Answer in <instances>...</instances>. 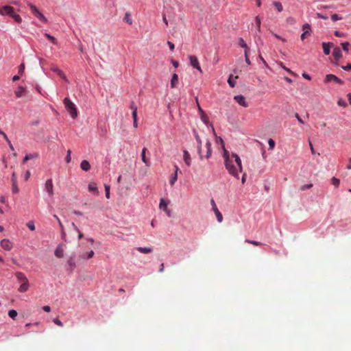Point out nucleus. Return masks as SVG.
<instances>
[{"instance_id":"nucleus-1","label":"nucleus","mask_w":351,"mask_h":351,"mask_svg":"<svg viewBox=\"0 0 351 351\" xmlns=\"http://www.w3.org/2000/svg\"><path fill=\"white\" fill-rule=\"evenodd\" d=\"M232 158L233 159L225 160V167L230 175L238 179V173L242 172L241 160L235 153H232Z\"/></svg>"},{"instance_id":"nucleus-2","label":"nucleus","mask_w":351,"mask_h":351,"mask_svg":"<svg viewBox=\"0 0 351 351\" xmlns=\"http://www.w3.org/2000/svg\"><path fill=\"white\" fill-rule=\"evenodd\" d=\"M15 277L19 282H21V285L19 289H18V291L20 293H24L27 291L29 288V282L27 280V277L23 272L18 271L15 273Z\"/></svg>"},{"instance_id":"nucleus-3","label":"nucleus","mask_w":351,"mask_h":351,"mask_svg":"<svg viewBox=\"0 0 351 351\" xmlns=\"http://www.w3.org/2000/svg\"><path fill=\"white\" fill-rule=\"evenodd\" d=\"M64 104L65 109H66L69 114H70L71 119H76L77 117V110L74 103L66 97L64 99Z\"/></svg>"},{"instance_id":"nucleus-4","label":"nucleus","mask_w":351,"mask_h":351,"mask_svg":"<svg viewBox=\"0 0 351 351\" xmlns=\"http://www.w3.org/2000/svg\"><path fill=\"white\" fill-rule=\"evenodd\" d=\"M325 83H328L330 82H334L338 84H343V81L338 78L337 76L332 74H328L326 76L325 80H324Z\"/></svg>"},{"instance_id":"nucleus-5","label":"nucleus","mask_w":351,"mask_h":351,"mask_svg":"<svg viewBox=\"0 0 351 351\" xmlns=\"http://www.w3.org/2000/svg\"><path fill=\"white\" fill-rule=\"evenodd\" d=\"M210 146H212V144L210 143L209 140H207L206 143V150H203V158L208 159L210 156H212V149Z\"/></svg>"},{"instance_id":"nucleus-6","label":"nucleus","mask_w":351,"mask_h":351,"mask_svg":"<svg viewBox=\"0 0 351 351\" xmlns=\"http://www.w3.org/2000/svg\"><path fill=\"white\" fill-rule=\"evenodd\" d=\"M14 8L10 5H4L1 7L0 14L1 15H12L14 14Z\"/></svg>"},{"instance_id":"nucleus-7","label":"nucleus","mask_w":351,"mask_h":351,"mask_svg":"<svg viewBox=\"0 0 351 351\" xmlns=\"http://www.w3.org/2000/svg\"><path fill=\"white\" fill-rule=\"evenodd\" d=\"M195 139L197 141V154H199L200 160L203 159V149L202 148V141L199 138V136L197 135V133H195L194 134Z\"/></svg>"},{"instance_id":"nucleus-8","label":"nucleus","mask_w":351,"mask_h":351,"mask_svg":"<svg viewBox=\"0 0 351 351\" xmlns=\"http://www.w3.org/2000/svg\"><path fill=\"white\" fill-rule=\"evenodd\" d=\"M189 60L191 66L197 69V71L202 72L199 63L198 62L197 57L191 55L189 56Z\"/></svg>"},{"instance_id":"nucleus-9","label":"nucleus","mask_w":351,"mask_h":351,"mask_svg":"<svg viewBox=\"0 0 351 351\" xmlns=\"http://www.w3.org/2000/svg\"><path fill=\"white\" fill-rule=\"evenodd\" d=\"M219 142L221 143V147L223 149V158H224V160H228L230 159H234V158H232V154L230 155L228 151H227L225 148V145L223 144V141L222 138H219Z\"/></svg>"},{"instance_id":"nucleus-10","label":"nucleus","mask_w":351,"mask_h":351,"mask_svg":"<svg viewBox=\"0 0 351 351\" xmlns=\"http://www.w3.org/2000/svg\"><path fill=\"white\" fill-rule=\"evenodd\" d=\"M63 252H64V245L60 243L56 248L55 256L59 258H61L63 256Z\"/></svg>"},{"instance_id":"nucleus-11","label":"nucleus","mask_w":351,"mask_h":351,"mask_svg":"<svg viewBox=\"0 0 351 351\" xmlns=\"http://www.w3.org/2000/svg\"><path fill=\"white\" fill-rule=\"evenodd\" d=\"M45 186L47 193H48L49 195L51 197L53 194L52 180H47Z\"/></svg>"},{"instance_id":"nucleus-12","label":"nucleus","mask_w":351,"mask_h":351,"mask_svg":"<svg viewBox=\"0 0 351 351\" xmlns=\"http://www.w3.org/2000/svg\"><path fill=\"white\" fill-rule=\"evenodd\" d=\"M303 34H301V40H304L308 36H310L311 27L310 25L306 23L303 25Z\"/></svg>"},{"instance_id":"nucleus-13","label":"nucleus","mask_w":351,"mask_h":351,"mask_svg":"<svg viewBox=\"0 0 351 351\" xmlns=\"http://www.w3.org/2000/svg\"><path fill=\"white\" fill-rule=\"evenodd\" d=\"M1 247L3 250L9 251L12 249V245L11 241H10L7 239H2L1 241Z\"/></svg>"},{"instance_id":"nucleus-14","label":"nucleus","mask_w":351,"mask_h":351,"mask_svg":"<svg viewBox=\"0 0 351 351\" xmlns=\"http://www.w3.org/2000/svg\"><path fill=\"white\" fill-rule=\"evenodd\" d=\"M234 101H236L240 106L243 107H247V103L245 100V97L241 95L234 96Z\"/></svg>"},{"instance_id":"nucleus-15","label":"nucleus","mask_w":351,"mask_h":351,"mask_svg":"<svg viewBox=\"0 0 351 351\" xmlns=\"http://www.w3.org/2000/svg\"><path fill=\"white\" fill-rule=\"evenodd\" d=\"M51 70L53 72L56 73V75L64 79V80L68 82L67 77L65 76L64 73L58 66H53Z\"/></svg>"},{"instance_id":"nucleus-16","label":"nucleus","mask_w":351,"mask_h":351,"mask_svg":"<svg viewBox=\"0 0 351 351\" xmlns=\"http://www.w3.org/2000/svg\"><path fill=\"white\" fill-rule=\"evenodd\" d=\"M184 163L186 164V165L188 167H190L191 165V155L188 152L187 150H184Z\"/></svg>"},{"instance_id":"nucleus-17","label":"nucleus","mask_w":351,"mask_h":351,"mask_svg":"<svg viewBox=\"0 0 351 351\" xmlns=\"http://www.w3.org/2000/svg\"><path fill=\"white\" fill-rule=\"evenodd\" d=\"M332 56L335 60H339L342 57L341 51L339 47H335L332 50Z\"/></svg>"},{"instance_id":"nucleus-18","label":"nucleus","mask_w":351,"mask_h":351,"mask_svg":"<svg viewBox=\"0 0 351 351\" xmlns=\"http://www.w3.org/2000/svg\"><path fill=\"white\" fill-rule=\"evenodd\" d=\"M80 168L84 171H88L90 168V163L86 160H83L80 163Z\"/></svg>"},{"instance_id":"nucleus-19","label":"nucleus","mask_w":351,"mask_h":351,"mask_svg":"<svg viewBox=\"0 0 351 351\" xmlns=\"http://www.w3.org/2000/svg\"><path fill=\"white\" fill-rule=\"evenodd\" d=\"M178 74H173L172 75V77L171 80V87L172 88H174L178 86Z\"/></svg>"},{"instance_id":"nucleus-20","label":"nucleus","mask_w":351,"mask_h":351,"mask_svg":"<svg viewBox=\"0 0 351 351\" xmlns=\"http://www.w3.org/2000/svg\"><path fill=\"white\" fill-rule=\"evenodd\" d=\"M136 250L138 251L141 254H149L152 252V247H136Z\"/></svg>"},{"instance_id":"nucleus-21","label":"nucleus","mask_w":351,"mask_h":351,"mask_svg":"<svg viewBox=\"0 0 351 351\" xmlns=\"http://www.w3.org/2000/svg\"><path fill=\"white\" fill-rule=\"evenodd\" d=\"M88 190H89L90 192L96 193V195L99 193L97 191V184L95 182H90L88 184Z\"/></svg>"},{"instance_id":"nucleus-22","label":"nucleus","mask_w":351,"mask_h":351,"mask_svg":"<svg viewBox=\"0 0 351 351\" xmlns=\"http://www.w3.org/2000/svg\"><path fill=\"white\" fill-rule=\"evenodd\" d=\"M332 45V44L330 43H323L322 47H323L324 53H325L326 55H329L330 54V47H331Z\"/></svg>"},{"instance_id":"nucleus-23","label":"nucleus","mask_w":351,"mask_h":351,"mask_svg":"<svg viewBox=\"0 0 351 351\" xmlns=\"http://www.w3.org/2000/svg\"><path fill=\"white\" fill-rule=\"evenodd\" d=\"M146 151H147L146 147H143V150H141V160H143V162L145 165H146L147 166H149V163L148 162V160L146 158Z\"/></svg>"},{"instance_id":"nucleus-24","label":"nucleus","mask_w":351,"mask_h":351,"mask_svg":"<svg viewBox=\"0 0 351 351\" xmlns=\"http://www.w3.org/2000/svg\"><path fill=\"white\" fill-rule=\"evenodd\" d=\"M213 212H215V216L217 218V221H218V222H219V223L222 222L223 216H222L221 213L219 210V209L215 208V209H213Z\"/></svg>"},{"instance_id":"nucleus-25","label":"nucleus","mask_w":351,"mask_h":351,"mask_svg":"<svg viewBox=\"0 0 351 351\" xmlns=\"http://www.w3.org/2000/svg\"><path fill=\"white\" fill-rule=\"evenodd\" d=\"M25 88L22 86H19L16 90H15V95H16L17 98L21 97L24 94Z\"/></svg>"},{"instance_id":"nucleus-26","label":"nucleus","mask_w":351,"mask_h":351,"mask_svg":"<svg viewBox=\"0 0 351 351\" xmlns=\"http://www.w3.org/2000/svg\"><path fill=\"white\" fill-rule=\"evenodd\" d=\"M167 206H168V204L166 203V202L163 199H161V200H160V204H159L160 209L167 211V210L168 209Z\"/></svg>"},{"instance_id":"nucleus-27","label":"nucleus","mask_w":351,"mask_h":351,"mask_svg":"<svg viewBox=\"0 0 351 351\" xmlns=\"http://www.w3.org/2000/svg\"><path fill=\"white\" fill-rule=\"evenodd\" d=\"M37 17L38 19L41 21L42 23H47V19L46 17L42 14V12H38L34 14Z\"/></svg>"},{"instance_id":"nucleus-28","label":"nucleus","mask_w":351,"mask_h":351,"mask_svg":"<svg viewBox=\"0 0 351 351\" xmlns=\"http://www.w3.org/2000/svg\"><path fill=\"white\" fill-rule=\"evenodd\" d=\"M130 109L132 110V116H137V106L134 102H131Z\"/></svg>"},{"instance_id":"nucleus-29","label":"nucleus","mask_w":351,"mask_h":351,"mask_svg":"<svg viewBox=\"0 0 351 351\" xmlns=\"http://www.w3.org/2000/svg\"><path fill=\"white\" fill-rule=\"evenodd\" d=\"M93 256H94V252L92 250V251H90L89 252H88L86 256L84 254H81L80 256V257L83 259H86V258L90 259L93 258Z\"/></svg>"},{"instance_id":"nucleus-30","label":"nucleus","mask_w":351,"mask_h":351,"mask_svg":"<svg viewBox=\"0 0 351 351\" xmlns=\"http://www.w3.org/2000/svg\"><path fill=\"white\" fill-rule=\"evenodd\" d=\"M27 5H29L31 12H32L33 14L40 12L39 10H38L34 4L29 2L27 3Z\"/></svg>"},{"instance_id":"nucleus-31","label":"nucleus","mask_w":351,"mask_h":351,"mask_svg":"<svg viewBox=\"0 0 351 351\" xmlns=\"http://www.w3.org/2000/svg\"><path fill=\"white\" fill-rule=\"evenodd\" d=\"M239 45L244 49H247L248 48L247 45L245 43L244 40L241 38H239L238 40Z\"/></svg>"},{"instance_id":"nucleus-32","label":"nucleus","mask_w":351,"mask_h":351,"mask_svg":"<svg viewBox=\"0 0 351 351\" xmlns=\"http://www.w3.org/2000/svg\"><path fill=\"white\" fill-rule=\"evenodd\" d=\"M17 311L15 310H10L8 311V316L10 317V318L14 319L17 317Z\"/></svg>"},{"instance_id":"nucleus-33","label":"nucleus","mask_w":351,"mask_h":351,"mask_svg":"<svg viewBox=\"0 0 351 351\" xmlns=\"http://www.w3.org/2000/svg\"><path fill=\"white\" fill-rule=\"evenodd\" d=\"M45 37L47 38H48V40H49V41H51L52 43L55 44V45H57V41H56V39L55 38L54 36L49 34H45Z\"/></svg>"},{"instance_id":"nucleus-34","label":"nucleus","mask_w":351,"mask_h":351,"mask_svg":"<svg viewBox=\"0 0 351 351\" xmlns=\"http://www.w3.org/2000/svg\"><path fill=\"white\" fill-rule=\"evenodd\" d=\"M12 19H14V20L15 21V22L18 23H21V17L20 16V15L19 14H11L10 15Z\"/></svg>"},{"instance_id":"nucleus-35","label":"nucleus","mask_w":351,"mask_h":351,"mask_svg":"<svg viewBox=\"0 0 351 351\" xmlns=\"http://www.w3.org/2000/svg\"><path fill=\"white\" fill-rule=\"evenodd\" d=\"M123 21L127 24L131 25L132 24V19H131V17H130V14H128V13H126V14H125V17L123 19Z\"/></svg>"},{"instance_id":"nucleus-36","label":"nucleus","mask_w":351,"mask_h":351,"mask_svg":"<svg viewBox=\"0 0 351 351\" xmlns=\"http://www.w3.org/2000/svg\"><path fill=\"white\" fill-rule=\"evenodd\" d=\"M176 180H178V174L174 173V175H173L172 177L171 178V179H169V184H171V186L174 185Z\"/></svg>"},{"instance_id":"nucleus-37","label":"nucleus","mask_w":351,"mask_h":351,"mask_svg":"<svg viewBox=\"0 0 351 351\" xmlns=\"http://www.w3.org/2000/svg\"><path fill=\"white\" fill-rule=\"evenodd\" d=\"M269 150H273L275 148L276 143L272 138H269L268 141Z\"/></svg>"},{"instance_id":"nucleus-38","label":"nucleus","mask_w":351,"mask_h":351,"mask_svg":"<svg viewBox=\"0 0 351 351\" xmlns=\"http://www.w3.org/2000/svg\"><path fill=\"white\" fill-rule=\"evenodd\" d=\"M276 10H278L279 12L282 11V5L280 2H274L273 3Z\"/></svg>"},{"instance_id":"nucleus-39","label":"nucleus","mask_w":351,"mask_h":351,"mask_svg":"<svg viewBox=\"0 0 351 351\" xmlns=\"http://www.w3.org/2000/svg\"><path fill=\"white\" fill-rule=\"evenodd\" d=\"M12 192L14 193H19V188L17 186V182L12 183Z\"/></svg>"},{"instance_id":"nucleus-40","label":"nucleus","mask_w":351,"mask_h":351,"mask_svg":"<svg viewBox=\"0 0 351 351\" xmlns=\"http://www.w3.org/2000/svg\"><path fill=\"white\" fill-rule=\"evenodd\" d=\"M245 242L250 243L251 245H256V246H259L261 245V242H259V241H251L250 239H246V241H245Z\"/></svg>"},{"instance_id":"nucleus-41","label":"nucleus","mask_w":351,"mask_h":351,"mask_svg":"<svg viewBox=\"0 0 351 351\" xmlns=\"http://www.w3.org/2000/svg\"><path fill=\"white\" fill-rule=\"evenodd\" d=\"M331 182H332V184L335 185V186H336V187L339 186V180L337 179V178L332 177Z\"/></svg>"},{"instance_id":"nucleus-42","label":"nucleus","mask_w":351,"mask_h":351,"mask_svg":"<svg viewBox=\"0 0 351 351\" xmlns=\"http://www.w3.org/2000/svg\"><path fill=\"white\" fill-rule=\"evenodd\" d=\"M71 226H73V227L74 228V230L75 231L78 232V239H82L83 234L78 230L77 227L75 225V223H71Z\"/></svg>"},{"instance_id":"nucleus-43","label":"nucleus","mask_w":351,"mask_h":351,"mask_svg":"<svg viewBox=\"0 0 351 351\" xmlns=\"http://www.w3.org/2000/svg\"><path fill=\"white\" fill-rule=\"evenodd\" d=\"M105 194H106V197L109 199L110 198V186L108 184L105 185Z\"/></svg>"},{"instance_id":"nucleus-44","label":"nucleus","mask_w":351,"mask_h":351,"mask_svg":"<svg viewBox=\"0 0 351 351\" xmlns=\"http://www.w3.org/2000/svg\"><path fill=\"white\" fill-rule=\"evenodd\" d=\"M341 46H342V49L343 51H345L346 52L348 51V46H349L348 42L342 43Z\"/></svg>"},{"instance_id":"nucleus-45","label":"nucleus","mask_w":351,"mask_h":351,"mask_svg":"<svg viewBox=\"0 0 351 351\" xmlns=\"http://www.w3.org/2000/svg\"><path fill=\"white\" fill-rule=\"evenodd\" d=\"M27 227L29 228V229L31 231H34L35 230V226H34V222H32V221L27 222Z\"/></svg>"},{"instance_id":"nucleus-46","label":"nucleus","mask_w":351,"mask_h":351,"mask_svg":"<svg viewBox=\"0 0 351 351\" xmlns=\"http://www.w3.org/2000/svg\"><path fill=\"white\" fill-rule=\"evenodd\" d=\"M34 158V156L32 154H27L26 156H25L24 158H23V163L27 162L28 160H31V159H33Z\"/></svg>"},{"instance_id":"nucleus-47","label":"nucleus","mask_w":351,"mask_h":351,"mask_svg":"<svg viewBox=\"0 0 351 351\" xmlns=\"http://www.w3.org/2000/svg\"><path fill=\"white\" fill-rule=\"evenodd\" d=\"M71 150L67 151V155H66V157H65V162H66V163L71 162Z\"/></svg>"},{"instance_id":"nucleus-48","label":"nucleus","mask_w":351,"mask_h":351,"mask_svg":"<svg viewBox=\"0 0 351 351\" xmlns=\"http://www.w3.org/2000/svg\"><path fill=\"white\" fill-rule=\"evenodd\" d=\"M311 187H312V184H304L303 186H302L300 187V190L301 191H304V190L310 189Z\"/></svg>"},{"instance_id":"nucleus-49","label":"nucleus","mask_w":351,"mask_h":351,"mask_svg":"<svg viewBox=\"0 0 351 351\" xmlns=\"http://www.w3.org/2000/svg\"><path fill=\"white\" fill-rule=\"evenodd\" d=\"M228 82L229 86H230V87L232 88V87L235 86V82L234 80H232V75L230 77H229Z\"/></svg>"},{"instance_id":"nucleus-50","label":"nucleus","mask_w":351,"mask_h":351,"mask_svg":"<svg viewBox=\"0 0 351 351\" xmlns=\"http://www.w3.org/2000/svg\"><path fill=\"white\" fill-rule=\"evenodd\" d=\"M331 19H332V21H336L341 20V17L339 16L338 14H333L331 16Z\"/></svg>"},{"instance_id":"nucleus-51","label":"nucleus","mask_w":351,"mask_h":351,"mask_svg":"<svg viewBox=\"0 0 351 351\" xmlns=\"http://www.w3.org/2000/svg\"><path fill=\"white\" fill-rule=\"evenodd\" d=\"M53 322H54L56 325L62 327V323L60 319L55 318L53 319Z\"/></svg>"},{"instance_id":"nucleus-52","label":"nucleus","mask_w":351,"mask_h":351,"mask_svg":"<svg viewBox=\"0 0 351 351\" xmlns=\"http://www.w3.org/2000/svg\"><path fill=\"white\" fill-rule=\"evenodd\" d=\"M256 23L257 30L260 32V30H261V19L258 16L256 17Z\"/></svg>"},{"instance_id":"nucleus-53","label":"nucleus","mask_w":351,"mask_h":351,"mask_svg":"<svg viewBox=\"0 0 351 351\" xmlns=\"http://www.w3.org/2000/svg\"><path fill=\"white\" fill-rule=\"evenodd\" d=\"M24 69H25V64H21V65L19 66V69H18V73H19L20 75H22L24 72Z\"/></svg>"},{"instance_id":"nucleus-54","label":"nucleus","mask_w":351,"mask_h":351,"mask_svg":"<svg viewBox=\"0 0 351 351\" xmlns=\"http://www.w3.org/2000/svg\"><path fill=\"white\" fill-rule=\"evenodd\" d=\"M133 117V125L134 128H137V116H132Z\"/></svg>"},{"instance_id":"nucleus-55","label":"nucleus","mask_w":351,"mask_h":351,"mask_svg":"<svg viewBox=\"0 0 351 351\" xmlns=\"http://www.w3.org/2000/svg\"><path fill=\"white\" fill-rule=\"evenodd\" d=\"M342 69L345 70V71H350L351 70V64H348L345 66H341Z\"/></svg>"},{"instance_id":"nucleus-56","label":"nucleus","mask_w":351,"mask_h":351,"mask_svg":"<svg viewBox=\"0 0 351 351\" xmlns=\"http://www.w3.org/2000/svg\"><path fill=\"white\" fill-rule=\"evenodd\" d=\"M12 183H17V177L16 176L15 173L14 172L13 174H12Z\"/></svg>"},{"instance_id":"nucleus-57","label":"nucleus","mask_w":351,"mask_h":351,"mask_svg":"<svg viewBox=\"0 0 351 351\" xmlns=\"http://www.w3.org/2000/svg\"><path fill=\"white\" fill-rule=\"evenodd\" d=\"M68 265H69V266L74 268L75 267V263H74L73 259L70 258V260L68 261Z\"/></svg>"},{"instance_id":"nucleus-58","label":"nucleus","mask_w":351,"mask_h":351,"mask_svg":"<svg viewBox=\"0 0 351 351\" xmlns=\"http://www.w3.org/2000/svg\"><path fill=\"white\" fill-rule=\"evenodd\" d=\"M335 35L336 37H339V38H341V37L343 36V33L339 32V31L335 32Z\"/></svg>"},{"instance_id":"nucleus-59","label":"nucleus","mask_w":351,"mask_h":351,"mask_svg":"<svg viewBox=\"0 0 351 351\" xmlns=\"http://www.w3.org/2000/svg\"><path fill=\"white\" fill-rule=\"evenodd\" d=\"M295 117H296L299 123H300L301 124H304V121L302 120V119L300 118L298 113L295 114Z\"/></svg>"},{"instance_id":"nucleus-60","label":"nucleus","mask_w":351,"mask_h":351,"mask_svg":"<svg viewBox=\"0 0 351 351\" xmlns=\"http://www.w3.org/2000/svg\"><path fill=\"white\" fill-rule=\"evenodd\" d=\"M338 105L339 106H344V107H346V103L345 102V101L339 100L338 101Z\"/></svg>"},{"instance_id":"nucleus-61","label":"nucleus","mask_w":351,"mask_h":351,"mask_svg":"<svg viewBox=\"0 0 351 351\" xmlns=\"http://www.w3.org/2000/svg\"><path fill=\"white\" fill-rule=\"evenodd\" d=\"M167 44L169 45V49H171V51H173L175 49V45L170 41H168Z\"/></svg>"},{"instance_id":"nucleus-62","label":"nucleus","mask_w":351,"mask_h":351,"mask_svg":"<svg viewBox=\"0 0 351 351\" xmlns=\"http://www.w3.org/2000/svg\"><path fill=\"white\" fill-rule=\"evenodd\" d=\"M43 310L47 313H49L50 311V307L49 305L43 306Z\"/></svg>"},{"instance_id":"nucleus-63","label":"nucleus","mask_w":351,"mask_h":351,"mask_svg":"<svg viewBox=\"0 0 351 351\" xmlns=\"http://www.w3.org/2000/svg\"><path fill=\"white\" fill-rule=\"evenodd\" d=\"M317 17L319 18V19H322L324 20H326L327 19V16H324L322 15V14L320 13H317Z\"/></svg>"},{"instance_id":"nucleus-64","label":"nucleus","mask_w":351,"mask_h":351,"mask_svg":"<svg viewBox=\"0 0 351 351\" xmlns=\"http://www.w3.org/2000/svg\"><path fill=\"white\" fill-rule=\"evenodd\" d=\"M164 271V264L163 263H161V265H160V268H159V273H162Z\"/></svg>"}]
</instances>
